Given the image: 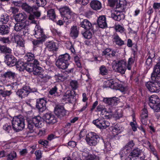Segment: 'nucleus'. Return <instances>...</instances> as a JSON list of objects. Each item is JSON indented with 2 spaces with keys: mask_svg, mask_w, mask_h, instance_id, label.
Listing matches in <instances>:
<instances>
[{
  "mask_svg": "<svg viewBox=\"0 0 160 160\" xmlns=\"http://www.w3.org/2000/svg\"><path fill=\"white\" fill-rule=\"evenodd\" d=\"M25 120L20 116L14 117L12 120V128L16 132L22 130L25 128Z\"/></svg>",
  "mask_w": 160,
  "mask_h": 160,
  "instance_id": "nucleus-1",
  "label": "nucleus"
},
{
  "mask_svg": "<svg viewBox=\"0 0 160 160\" xmlns=\"http://www.w3.org/2000/svg\"><path fill=\"white\" fill-rule=\"evenodd\" d=\"M86 142L91 146H95L99 142H104L102 138L94 132H91L87 136Z\"/></svg>",
  "mask_w": 160,
  "mask_h": 160,
  "instance_id": "nucleus-2",
  "label": "nucleus"
},
{
  "mask_svg": "<svg viewBox=\"0 0 160 160\" xmlns=\"http://www.w3.org/2000/svg\"><path fill=\"white\" fill-rule=\"evenodd\" d=\"M27 121L28 122V128L31 131V132L34 131L33 124L38 128H41L42 126L43 121L42 118L39 116L34 117L31 120H29L28 119H27Z\"/></svg>",
  "mask_w": 160,
  "mask_h": 160,
  "instance_id": "nucleus-3",
  "label": "nucleus"
},
{
  "mask_svg": "<svg viewBox=\"0 0 160 160\" xmlns=\"http://www.w3.org/2000/svg\"><path fill=\"white\" fill-rule=\"evenodd\" d=\"M148 104L155 112H160V99L155 95H152L149 98Z\"/></svg>",
  "mask_w": 160,
  "mask_h": 160,
  "instance_id": "nucleus-4",
  "label": "nucleus"
},
{
  "mask_svg": "<svg viewBox=\"0 0 160 160\" xmlns=\"http://www.w3.org/2000/svg\"><path fill=\"white\" fill-rule=\"evenodd\" d=\"M126 62L124 60H120L113 62L112 68L117 72L123 74L124 73L126 70Z\"/></svg>",
  "mask_w": 160,
  "mask_h": 160,
  "instance_id": "nucleus-5",
  "label": "nucleus"
},
{
  "mask_svg": "<svg viewBox=\"0 0 160 160\" xmlns=\"http://www.w3.org/2000/svg\"><path fill=\"white\" fill-rule=\"evenodd\" d=\"M59 11L61 16L63 17V20L64 22H68V20L71 18L73 14L70 9L66 6L60 8Z\"/></svg>",
  "mask_w": 160,
  "mask_h": 160,
  "instance_id": "nucleus-6",
  "label": "nucleus"
},
{
  "mask_svg": "<svg viewBox=\"0 0 160 160\" xmlns=\"http://www.w3.org/2000/svg\"><path fill=\"white\" fill-rule=\"evenodd\" d=\"M149 81L146 83L145 86L148 90L152 92H158L160 91V83L159 81Z\"/></svg>",
  "mask_w": 160,
  "mask_h": 160,
  "instance_id": "nucleus-7",
  "label": "nucleus"
},
{
  "mask_svg": "<svg viewBox=\"0 0 160 160\" xmlns=\"http://www.w3.org/2000/svg\"><path fill=\"white\" fill-rule=\"evenodd\" d=\"M92 123L100 129H105L110 125L109 122L104 118H99L93 121Z\"/></svg>",
  "mask_w": 160,
  "mask_h": 160,
  "instance_id": "nucleus-8",
  "label": "nucleus"
},
{
  "mask_svg": "<svg viewBox=\"0 0 160 160\" xmlns=\"http://www.w3.org/2000/svg\"><path fill=\"white\" fill-rule=\"evenodd\" d=\"M151 78L152 81H160V63L158 62L154 66Z\"/></svg>",
  "mask_w": 160,
  "mask_h": 160,
  "instance_id": "nucleus-9",
  "label": "nucleus"
},
{
  "mask_svg": "<svg viewBox=\"0 0 160 160\" xmlns=\"http://www.w3.org/2000/svg\"><path fill=\"white\" fill-rule=\"evenodd\" d=\"M47 101L45 98L37 99L36 103V108L39 112H42L46 109Z\"/></svg>",
  "mask_w": 160,
  "mask_h": 160,
  "instance_id": "nucleus-10",
  "label": "nucleus"
},
{
  "mask_svg": "<svg viewBox=\"0 0 160 160\" xmlns=\"http://www.w3.org/2000/svg\"><path fill=\"white\" fill-rule=\"evenodd\" d=\"M132 158H138L140 160H144L145 158L144 153L142 150L137 148L134 149L130 154Z\"/></svg>",
  "mask_w": 160,
  "mask_h": 160,
  "instance_id": "nucleus-11",
  "label": "nucleus"
},
{
  "mask_svg": "<svg viewBox=\"0 0 160 160\" xmlns=\"http://www.w3.org/2000/svg\"><path fill=\"white\" fill-rule=\"evenodd\" d=\"M16 77V73L10 70L3 72L1 74V78L4 80H14Z\"/></svg>",
  "mask_w": 160,
  "mask_h": 160,
  "instance_id": "nucleus-12",
  "label": "nucleus"
},
{
  "mask_svg": "<svg viewBox=\"0 0 160 160\" xmlns=\"http://www.w3.org/2000/svg\"><path fill=\"white\" fill-rule=\"evenodd\" d=\"M54 112L55 114L60 119L66 115V111L62 106H57L55 108Z\"/></svg>",
  "mask_w": 160,
  "mask_h": 160,
  "instance_id": "nucleus-13",
  "label": "nucleus"
},
{
  "mask_svg": "<svg viewBox=\"0 0 160 160\" xmlns=\"http://www.w3.org/2000/svg\"><path fill=\"white\" fill-rule=\"evenodd\" d=\"M29 86L25 85L22 88L18 90L16 92V94L19 98H22L27 97L30 93L28 90L29 89Z\"/></svg>",
  "mask_w": 160,
  "mask_h": 160,
  "instance_id": "nucleus-14",
  "label": "nucleus"
},
{
  "mask_svg": "<svg viewBox=\"0 0 160 160\" xmlns=\"http://www.w3.org/2000/svg\"><path fill=\"white\" fill-rule=\"evenodd\" d=\"M17 59L14 56L10 55H6L5 57V62L10 67L14 66L17 64Z\"/></svg>",
  "mask_w": 160,
  "mask_h": 160,
  "instance_id": "nucleus-15",
  "label": "nucleus"
},
{
  "mask_svg": "<svg viewBox=\"0 0 160 160\" xmlns=\"http://www.w3.org/2000/svg\"><path fill=\"white\" fill-rule=\"evenodd\" d=\"M127 2L126 0H111V5L113 7L116 6V8L124 9Z\"/></svg>",
  "mask_w": 160,
  "mask_h": 160,
  "instance_id": "nucleus-16",
  "label": "nucleus"
},
{
  "mask_svg": "<svg viewBox=\"0 0 160 160\" xmlns=\"http://www.w3.org/2000/svg\"><path fill=\"white\" fill-rule=\"evenodd\" d=\"M43 119L49 124H53L57 122V118L54 115L51 113H46L44 114Z\"/></svg>",
  "mask_w": 160,
  "mask_h": 160,
  "instance_id": "nucleus-17",
  "label": "nucleus"
},
{
  "mask_svg": "<svg viewBox=\"0 0 160 160\" xmlns=\"http://www.w3.org/2000/svg\"><path fill=\"white\" fill-rule=\"evenodd\" d=\"M75 91H74L68 90L63 95L62 98L63 100L67 101L70 102L73 101L74 98V94Z\"/></svg>",
  "mask_w": 160,
  "mask_h": 160,
  "instance_id": "nucleus-18",
  "label": "nucleus"
},
{
  "mask_svg": "<svg viewBox=\"0 0 160 160\" xmlns=\"http://www.w3.org/2000/svg\"><path fill=\"white\" fill-rule=\"evenodd\" d=\"M118 98L116 97L104 98L103 101L105 104L108 105L113 106L117 104Z\"/></svg>",
  "mask_w": 160,
  "mask_h": 160,
  "instance_id": "nucleus-19",
  "label": "nucleus"
},
{
  "mask_svg": "<svg viewBox=\"0 0 160 160\" xmlns=\"http://www.w3.org/2000/svg\"><path fill=\"white\" fill-rule=\"evenodd\" d=\"M33 35L37 39H44L45 40L46 36L44 34L42 29L37 28L35 29Z\"/></svg>",
  "mask_w": 160,
  "mask_h": 160,
  "instance_id": "nucleus-20",
  "label": "nucleus"
},
{
  "mask_svg": "<svg viewBox=\"0 0 160 160\" xmlns=\"http://www.w3.org/2000/svg\"><path fill=\"white\" fill-rule=\"evenodd\" d=\"M97 22L98 26L100 28H104L107 27L106 18L105 16L102 15L100 16L97 20Z\"/></svg>",
  "mask_w": 160,
  "mask_h": 160,
  "instance_id": "nucleus-21",
  "label": "nucleus"
},
{
  "mask_svg": "<svg viewBox=\"0 0 160 160\" xmlns=\"http://www.w3.org/2000/svg\"><path fill=\"white\" fill-rule=\"evenodd\" d=\"M125 15L122 12L116 11L111 15L112 18L114 20L119 21L122 19H124Z\"/></svg>",
  "mask_w": 160,
  "mask_h": 160,
  "instance_id": "nucleus-22",
  "label": "nucleus"
},
{
  "mask_svg": "<svg viewBox=\"0 0 160 160\" xmlns=\"http://www.w3.org/2000/svg\"><path fill=\"white\" fill-rule=\"evenodd\" d=\"M80 26L86 30H93L92 23L87 19H84L81 22Z\"/></svg>",
  "mask_w": 160,
  "mask_h": 160,
  "instance_id": "nucleus-23",
  "label": "nucleus"
},
{
  "mask_svg": "<svg viewBox=\"0 0 160 160\" xmlns=\"http://www.w3.org/2000/svg\"><path fill=\"white\" fill-rule=\"evenodd\" d=\"M141 116L142 123L143 125H146L148 119V111L146 109L144 108L143 109Z\"/></svg>",
  "mask_w": 160,
  "mask_h": 160,
  "instance_id": "nucleus-24",
  "label": "nucleus"
},
{
  "mask_svg": "<svg viewBox=\"0 0 160 160\" xmlns=\"http://www.w3.org/2000/svg\"><path fill=\"white\" fill-rule=\"evenodd\" d=\"M56 65L59 68L65 70L68 68L69 63V62L57 60L56 62Z\"/></svg>",
  "mask_w": 160,
  "mask_h": 160,
  "instance_id": "nucleus-25",
  "label": "nucleus"
},
{
  "mask_svg": "<svg viewBox=\"0 0 160 160\" xmlns=\"http://www.w3.org/2000/svg\"><path fill=\"white\" fill-rule=\"evenodd\" d=\"M90 6L92 9L96 11L100 10L102 7L101 2L97 0L92 1L90 3Z\"/></svg>",
  "mask_w": 160,
  "mask_h": 160,
  "instance_id": "nucleus-26",
  "label": "nucleus"
},
{
  "mask_svg": "<svg viewBox=\"0 0 160 160\" xmlns=\"http://www.w3.org/2000/svg\"><path fill=\"white\" fill-rule=\"evenodd\" d=\"M25 59L27 60V62L35 63L39 64L38 61L35 59L34 55L31 53H28L25 57Z\"/></svg>",
  "mask_w": 160,
  "mask_h": 160,
  "instance_id": "nucleus-27",
  "label": "nucleus"
},
{
  "mask_svg": "<svg viewBox=\"0 0 160 160\" xmlns=\"http://www.w3.org/2000/svg\"><path fill=\"white\" fill-rule=\"evenodd\" d=\"M111 88L120 90L122 92L125 91V88L122 87L121 84H119L118 82H117L116 81L112 80Z\"/></svg>",
  "mask_w": 160,
  "mask_h": 160,
  "instance_id": "nucleus-28",
  "label": "nucleus"
},
{
  "mask_svg": "<svg viewBox=\"0 0 160 160\" xmlns=\"http://www.w3.org/2000/svg\"><path fill=\"white\" fill-rule=\"evenodd\" d=\"M26 63V62H24L21 60L17 61V64L15 65L17 70L20 72L23 71L25 70Z\"/></svg>",
  "mask_w": 160,
  "mask_h": 160,
  "instance_id": "nucleus-29",
  "label": "nucleus"
},
{
  "mask_svg": "<svg viewBox=\"0 0 160 160\" xmlns=\"http://www.w3.org/2000/svg\"><path fill=\"white\" fill-rule=\"evenodd\" d=\"M25 66V70L29 72H32L33 71L34 67L37 66V65H39V64H37L35 63H31L26 62Z\"/></svg>",
  "mask_w": 160,
  "mask_h": 160,
  "instance_id": "nucleus-30",
  "label": "nucleus"
},
{
  "mask_svg": "<svg viewBox=\"0 0 160 160\" xmlns=\"http://www.w3.org/2000/svg\"><path fill=\"white\" fill-rule=\"evenodd\" d=\"M70 36L74 38H76L78 36L79 31L78 29L77 26H73L70 29Z\"/></svg>",
  "mask_w": 160,
  "mask_h": 160,
  "instance_id": "nucleus-31",
  "label": "nucleus"
},
{
  "mask_svg": "<svg viewBox=\"0 0 160 160\" xmlns=\"http://www.w3.org/2000/svg\"><path fill=\"white\" fill-rule=\"evenodd\" d=\"M124 128L120 123L117 124L112 127V131L117 134L120 133L123 130Z\"/></svg>",
  "mask_w": 160,
  "mask_h": 160,
  "instance_id": "nucleus-32",
  "label": "nucleus"
},
{
  "mask_svg": "<svg viewBox=\"0 0 160 160\" xmlns=\"http://www.w3.org/2000/svg\"><path fill=\"white\" fill-rule=\"evenodd\" d=\"M12 93L11 90H5L3 86L0 85V94L3 97H5L9 96Z\"/></svg>",
  "mask_w": 160,
  "mask_h": 160,
  "instance_id": "nucleus-33",
  "label": "nucleus"
},
{
  "mask_svg": "<svg viewBox=\"0 0 160 160\" xmlns=\"http://www.w3.org/2000/svg\"><path fill=\"white\" fill-rule=\"evenodd\" d=\"M46 46L48 50L50 51H56L58 49L56 47L55 43L52 41H50L47 42Z\"/></svg>",
  "mask_w": 160,
  "mask_h": 160,
  "instance_id": "nucleus-34",
  "label": "nucleus"
},
{
  "mask_svg": "<svg viewBox=\"0 0 160 160\" xmlns=\"http://www.w3.org/2000/svg\"><path fill=\"white\" fill-rule=\"evenodd\" d=\"M10 28L6 25H0V34L4 35L8 33Z\"/></svg>",
  "mask_w": 160,
  "mask_h": 160,
  "instance_id": "nucleus-35",
  "label": "nucleus"
},
{
  "mask_svg": "<svg viewBox=\"0 0 160 160\" xmlns=\"http://www.w3.org/2000/svg\"><path fill=\"white\" fill-rule=\"evenodd\" d=\"M47 17L54 22H56V15L54 9H50L47 11Z\"/></svg>",
  "mask_w": 160,
  "mask_h": 160,
  "instance_id": "nucleus-36",
  "label": "nucleus"
},
{
  "mask_svg": "<svg viewBox=\"0 0 160 160\" xmlns=\"http://www.w3.org/2000/svg\"><path fill=\"white\" fill-rule=\"evenodd\" d=\"M112 41L117 45L119 46L124 44V42L122 40L118 35H114L113 36Z\"/></svg>",
  "mask_w": 160,
  "mask_h": 160,
  "instance_id": "nucleus-37",
  "label": "nucleus"
},
{
  "mask_svg": "<svg viewBox=\"0 0 160 160\" xmlns=\"http://www.w3.org/2000/svg\"><path fill=\"white\" fill-rule=\"evenodd\" d=\"M44 39H33L32 41V42L33 45V47L34 48L42 44L43 42L45 41Z\"/></svg>",
  "mask_w": 160,
  "mask_h": 160,
  "instance_id": "nucleus-38",
  "label": "nucleus"
},
{
  "mask_svg": "<svg viewBox=\"0 0 160 160\" xmlns=\"http://www.w3.org/2000/svg\"><path fill=\"white\" fill-rule=\"evenodd\" d=\"M26 18V16L25 14L20 13L14 16V19L18 22H22L24 21Z\"/></svg>",
  "mask_w": 160,
  "mask_h": 160,
  "instance_id": "nucleus-39",
  "label": "nucleus"
},
{
  "mask_svg": "<svg viewBox=\"0 0 160 160\" xmlns=\"http://www.w3.org/2000/svg\"><path fill=\"white\" fill-rule=\"evenodd\" d=\"M70 59V55L67 53L64 54H62L59 55L57 60L59 61H63L65 62H69Z\"/></svg>",
  "mask_w": 160,
  "mask_h": 160,
  "instance_id": "nucleus-40",
  "label": "nucleus"
},
{
  "mask_svg": "<svg viewBox=\"0 0 160 160\" xmlns=\"http://www.w3.org/2000/svg\"><path fill=\"white\" fill-rule=\"evenodd\" d=\"M9 15L5 13L3 14L1 16L0 22L2 24H6L9 21Z\"/></svg>",
  "mask_w": 160,
  "mask_h": 160,
  "instance_id": "nucleus-41",
  "label": "nucleus"
},
{
  "mask_svg": "<svg viewBox=\"0 0 160 160\" xmlns=\"http://www.w3.org/2000/svg\"><path fill=\"white\" fill-rule=\"evenodd\" d=\"M0 51L2 53L10 54L12 53V50L8 47L6 45H3L0 47Z\"/></svg>",
  "mask_w": 160,
  "mask_h": 160,
  "instance_id": "nucleus-42",
  "label": "nucleus"
},
{
  "mask_svg": "<svg viewBox=\"0 0 160 160\" xmlns=\"http://www.w3.org/2000/svg\"><path fill=\"white\" fill-rule=\"evenodd\" d=\"M39 65H37V66H35L33 72V74L35 75H38L40 77L42 74V72L43 71L42 68L39 66Z\"/></svg>",
  "mask_w": 160,
  "mask_h": 160,
  "instance_id": "nucleus-43",
  "label": "nucleus"
},
{
  "mask_svg": "<svg viewBox=\"0 0 160 160\" xmlns=\"http://www.w3.org/2000/svg\"><path fill=\"white\" fill-rule=\"evenodd\" d=\"M22 9L28 13H30L33 10V8L26 3H23L22 7Z\"/></svg>",
  "mask_w": 160,
  "mask_h": 160,
  "instance_id": "nucleus-44",
  "label": "nucleus"
},
{
  "mask_svg": "<svg viewBox=\"0 0 160 160\" xmlns=\"http://www.w3.org/2000/svg\"><path fill=\"white\" fill-rule=\"evenodd\" d=\"M25 27V25L22 23H17L15 24L14 29L17 32L19 31L21 32L23 27Z\"/></svg>",
  "mask_w": 160,
  "mask_h": 160,
  "instance_id": "nucleus-45",
  "label": "nucleus"
},
{
  "mask_svg": "<svg viewBox=\"0 0 160 160\" xmlns=\"http://www.w3.org/2000/svg\"><path fill=\"white\" fill-rule=\"evenodd\" d=\"M135 57H131L128 59V63L127 66V69L128 70H131V69L132 64L134 63L135 61Z\"/></svg>",
  "mask_w": 160,
  "mask_h": 160,
  "instance_id": "nucleus-46",
  "label": "nucleus"
},
{
  "mask_svg": "<svg viewBox=\"0 0 160 160\" xmlns=\"http://www.w3.org/2000/svg\"><path fill=\"white\" fill-rule=\"evenodd\" d=\"M83 37L87 39H90L92 37V33L89 30H87L82 33Z\"/></svg>",
  "mask_w": 160,
  "mask_h": 160,
  "instance_id": "nucleus-47",
  "label": "nucleus"
},
{
  "mask_svg": "<svg viewBox=\"0 0 160 160\" xmlns=\"http://www.w3.org/2000/svg\"><path fill=\"white\" fill-rule=\"evenodd\" d=\"M100 73L102 75H106L108 73V70L104 65L101 66L99 68Z\"/></svg>",
  "mask_w": 160,
  "mask_h": 160,
  "instance_id": "nucleus-48",
  "label": "nucleus"
},
{
  "mask_svg": "<svg viewBox=\"0 0 160 160\" xmlns=\"http://www.w3.org/2000/svg\"><path fill=\"white\" fill-rule=\"evenodd\" d=\"M70 86L72 89L75 90L78 87V83L76 80H72L70 82Z\"/></svg>",
  "mask_w": 160,
  "mask_h": 160,
  "instance_id": "nucleus-49",
  "label": "nucleus"
},
{
  "mask_svg": "<svg viewBox=\"0 0 160 160\" xmlns=\"http://www.w3.org/2000/svg\"><path fill=\"white\" fill-rule=\"evenodd\" d=\"M74 61L77 67L79 68H82V66L80 62V58L77 55H76L74 57Z\"/></svg>",
  "mask_w": 160,
  "mask_h": 160,
  "instance_id": "nucleus-50",
  "label": "nucleus"
},
{
  "mask_svg": "<svg viewBox=\"0 0 160 160\" xmlns=\"http://www.w3.org/2000/svg\"><path fill=\"white\" fill-rule=\"evenodd\" d=\"M16 156V153L15 152H11L9 154L7 155V160H12Z\"/></svg>",
  "mask_w": 160,
  "mask_h": 160,
  "instance_id": "nucleus-51",
  "label": "nucleus"
},
{
  "mask_svg": "<svg viewBox=\"0 0 160 160\" xmlns=\"http://www.w3.org/2000/svg\"><path fill=\"white\" fill-rule=\"evenodd\" d=\"M36 3L39 7H43L47 3L46 0H36Z\"/></svg>",
  "mask_w": 160,
  "mask_h": 160,
  "instance_id": "nucleus-52",
  "label": "nucleus"
},
{
  "mask_svg": "<svg viewBox=\"0 0 160 160\" xmlns=\"http://www.w3.org/2000/svg\"><path fill=\"white\" fill-rule=\"evenodd\" d=\"M127 146H125L122 149V152H123L126 155L130 152L132 148Z\"/></svg>",
  "mask_w": 160,
  "mask_h": 160,
  "instance_id": "nucleus-53",
  "label": "nucleus"
},
{
  "mask_svg": "<svg viewBox=\"0 0 160 160\" xmlns=\"http://www.w3.org/2000/svg\"><path fill=\"white\" fill-rule=\"evenodd\" d=\"M112 83V80H108L105 82L104 83L103 87V88H111Z\"/></svg>",
  "mask_w": 160,
  "mask_h": 160,
  "instance_id": "nucleus-54",
  "label": "nucleus"
},
{
  "mask_svg": "<svg viewBox=\"0 0 160 160\" xmlns=\"http://www.w3.org/2000/svg\"><path fill=\"white\" fill-rule=\"evenodd\" d=\"M11 2L13 4L14 6H17L18 7H21L22 6L23 3L21 1H12Z\"/></svg>",
  "mask_w": 160,
  "mask_h": 160,
  "instance_id": "nucleus-55",
  "label": "nucleus"
},
{
  "mask_svg": "<svg viewBox=\"0 0 160 160\" xmlns=\"http://www.w3.org/2000/svg\"><path fill=\"white\" fill-rule=\"evenodd\" d=\"M35 154L37 160H39L42 157V153L40 150H36L35 152Z\"/></svg>",
  "mask_w": 160,
  "mask_h": 160,
  "instance_id": "nucleus-56",
  "label": "nucleus"
},
{
  "mask_svg": "<svg viewBox=\"0 0 160 160\" xmlns=\"http://www.w3.org/2000/svg\"><path fill=\"white\" fill-rule=\"evenodd\" d=\"M40 77L42 78V81L45 82H47L51 78V77L49 76L46 75L44 76L42 74Z\"/></svg>",
  "mask_w": 160,
  "mask_h": 160,
  "instance_id": "nucleus-57",
  "label": "nucleus"
},
{
  "mask_svg": "<svg viewBox=\"0 0 160 160\" xmlns=\"http://www.w3.org/2000/svg\"><path fill=\"white\" fill-rule=\"evenodd\" d=\"M52 32L55 35H57L58 37H60L62 36V33L60 30H58L55 29H53L52 30Z\"/></svg>",
  "mask_w": 160,
  "mask_h": 160,
  "instance_id": "nucleus-58",
  "label": "nucleus"
},
{
  "mask_svg": "<svg viewBox=\"0 0 160 160\" xmlns=\"http://www.w3.org/2000/svg\"><path fill=\"white\" fill-rule=\"evenodd\" d=\"M58 90V88L56 86H55L53 87L49 91V93L51 95L54 94Z\"/></svg>",
  "mask_w": 160,
  "mask_h": 160,
  "instance_id": "nucleus-59",
  "label": "nucleus"
},
{
  "mask_svg": "<svg viewBox=\"0 0 160 160\" xmlns=\"http://www.w3.org/2000/svg\"><path fill=\"white\" fill-rule=\"evenodd\" d=\"M55 76L61 81H63L66 79V77L64 76L62 74L58 73L56 74Z\"/></svg>",
  "mask_w": 160,
  "mask_h": 160,
  "instance_id": "nucleus-60",
  "label": "nucleus"
},
{
  "mask_svg": "<svg viewBox=\"0 0 160 160\" xmlns=\"http://www.w3.org/2000/svg\"><path fill=\"white\" fill-rule=\"evenodd\" d=\"M12 128L11 125H8L7 124H5L3 126V129L8 133L11 130Z\"/></svg>",
  "mask_w": 160,
  "mask_h": 160,
  "instance_id": "nucleus-61",
  "label": "nucleus"
},
{
  "mask_svg": "<svg viewBox=\"0 0 160 160\" xmlns=\"http://www.w3.org/2000/svg\"><path fill=\"white\" fill-rule=\"evenodd\" d=\"M111 51V49L110 48H107L102 52V56H108L109 53Z\"/></svg>",
  "mask_w": 160,
  "mask_h": 160,
  "instance_id": "nucleus-62",
  "label": "nucleus"
},
{
  "mask_svg": "<svg viewBox=\"0 0 160 160\" xmlns=\"http://www.w3.org/2000/svg\"><path fill=\"white\" fill-rule=\"evenodd\" d=\"M132 46H133L132 50L133 53L134 55L135 56V54L137 53L138 50L137 44L136 43H134Z\"/></svg>",
  "mask_w": 160,
  "mask_h": 160,
  "instance_id": "nucleus-63",
  "label": "nucleus"
},
{
  "mask_svg": "<svg viewBox=\"0 0 160 160\" xmlns=\"http://www.w3.org/2000/svg\"><path fill=\"white\" fill-rule=\"evenodd\" d=\"M136 124L133 122H131L130 123V125L133 131L135 132L137 130V123Z\"/></svg>",
  "mask_w": 160,
  "mask_h": 160,
  "instance_id": "nucleus-64",
  "label": "nucleus"
}]
</instances>
